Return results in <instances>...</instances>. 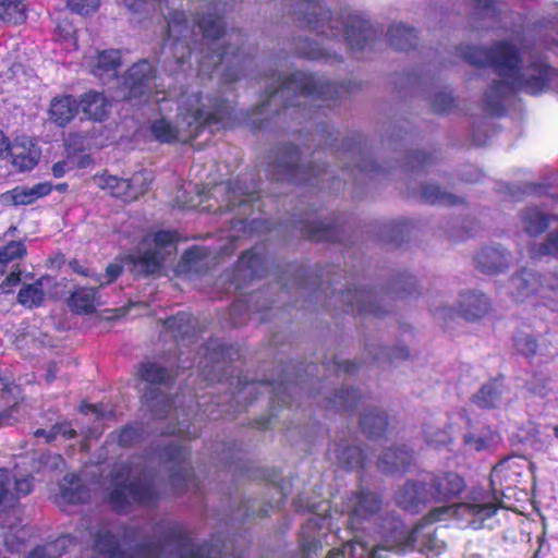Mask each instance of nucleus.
<instances>
[{"label":"nucleus","instance_id":"dca6fc26","mask_svg":"<svg viewBox=\"0 0 558 558\" xmlns=\"http://www.w3.org/2000/svg\"><path fill=\"white\" fill-rule=\"evenodd\" d=\"M121 66V57L118 50H105L99 52L96 63L92 66L95 76L104 82L114 78Z\"/></svg>","mask_w":558,"mask_h":558},{"label":"nucleus","instance_id":"c9c22d12","mask_svg":"<svg viewBox=\"0 0 558 558\" xmlns=\"http://www.w3.org/2000/svg\"><path fill=\"white\" fill-rule=\"evenodd\" d=\"M464 442L470 450L482 451L493 447L497 442V436L490 430H483L465 435Z\"/></svg>","mask_w":558,"mask_h":558},{"label":"nucleus","instance_id":"c756f323","mask_svg":"<svg viewBox=\"0 0 558 558\" xmlns=\"http://www.w3.org/2000/svg\"><path fill=\"white\" fill-rule=\"evenodd\" d=\"M26 19V5L23 0H0V20L20 24Z\"/></svg>","mask_w":558,"mask_h":558},{"label":"nucleus","instance_id":"a878e982","mask_svg":"<svg viewBox=\"0 0 558 558\" xmlns=\"http://www.w3.org/2000/svg\"><path fill=\"white\" fill-rule=\"evenodd\" d=\"M371 37L369 25L361 20L353 17L350 24L345 25L344 38L352 49H361Z\"/></svg>","mask_w":558,"mask_h":558},{"label":"nucleus","instance_id":"a19ab883","mask_svg":"<svg viewBox=\"0 0 558 558\" xmlns=\"http://www.w3.org/2000/svg\"><path fill=\"white\" fill-rule=\"evenodd\" d=\"M166 324L167 327L173 331L174 337L184 338L191 329L192 317L189 314L181 313L169 318Z\"/></svg>","mask_w":558,"mask_h":558},{"label":"nucleus","instance_id":"4be33fe9","mask_svg":"<svg viewBox=\"0 0 558 558\" xmlns=\"http://www.w3.org/2000/svg\"><path fill=\"white\" fill-rule=\"evenodd\" d=\"M102 303L94 288H80L72 293L69 305L77 314L93 313Z\"/></svg>","mask_w":558,"mask_h":558},{"label":"nucleus","instance_id":"864d4df0","mask_svg":"<svg viewBox=\"0 0 558 558\" xmlns=\"http://www.w3.org/2000/svg\"><path fill=\"white\" fill-rule=\"evenodd\" d=\"M58 435H61L64 438H73L75 437L76 432L73 428H71L66 423L56 424L54 426H52L50 430L48 441L53 440Z\"/></svg>","mask_w":558,"mask_h":558},{"label":"nucleus","instance_id":"603ef678","mask_svg":"<svg viewBox=\"0 0 558 558\" xmlns=\"http://www.w3.org/2000/svg\"><path fill=\"white\" fill-rule=\"evenodd\" d=\"M33 488L32 480L29 477L13 478V490L15 493V500L22 496L27 495Z\"/></svg>","mask_w":558,"mask_h":558},{"label":"nucleus","instance_id":"412c9836","mask_svg":"<svg viewBox=\"0 0 558 558\" xmlns=\"http://www.w3.org/2000/svg\"><path fill=\"white\" fill-rule=\"evenodd\" d=\"M133 264V271L136 275H156L160 271L163 255L158 250L146 251L143 254L131 255L129 257Z\"/></svg>","mask_w":558,"mask_h":558},{"label":"nucleus","instance_id":"6e6d98bb","mask_svg":"<svg viewBox=\"0 0 558 558\" xmlns=\"http://www.w3.org/2000/svg\"><path fill=\"white\" fill-rule=\"evenodd\" d=\"M180 558H206L205 549L184 543L180 548Z\"/></svg>","mask_w":558,"mask_h":558},{"label":"nucleus","instance_id":"c85d7f7f","mask_svg":"<svg viewBox=\"0 0 558 558\" xmlns=\"http://www.w3.org/2000/svg\"><path fill=\"white\" fill-rule=\"evenodd\" d=\"M504 388L498 381H492L478 390L473 397V402L483 409H489L497 407L502 400Z\"/></svg>","mask_w":558,"mask_h":558},{"label":"nucleus","instance_id":"79ce46f5","mask_svg":"<svg viewBox=\"0 0 558 558\" xmlns=\"http://www.w3.org/2000/svg\"><path fill=\"white\" fill-rule=\"evenodd\" d=\"M14 501L13 478L7 471L0 470V506H11Z\"/></svg>","mask_w":558,"mask_h":558},{"label":"nucleus","instance_id":"cd10ccee","mask_svg":"<svg viewBox=\"0 0 558 558\" xmlns=\"http://www.w3.org/2000/svg\"><path fill=\"white\" fill-rule=\"evenodd\" d=\"M521 223L527 234L536 236L547 229L549 220L539 209L527 208L521 215Z\"/></svg>","mask_w":558,"mask_h":558},{"label":"nucleus","instance_id":"39448f33","mask_svg":"<svg viewBox=\"0 0 558 558\" xmlns=\"http://www.w3.org/2000/svg\"><path fill=\"white\" fill-rule=\"evenodd\" d=\"M112 485L109 502L117 511H124L132 502H149L155 496L149 484L135 483L132 480L131 469L126 464L114 469Z\"/></svg>","mask_w":558,"mask_h":558},{"label":"nucleus","instance_id":"bf43d9fd","mask_svg":"<svg viewBox=\"0 0 558 558\" xmlns=\"http://www.w3.org/2000/svg\"><path fill=\"white\" fill-rule=\"evenodd\" d=\"M173 241V234L168 231H159L154 235V243L157 246L165 247Z\"/></svg>","mask_w":558,"mask_h":558},{"label":"nucleus","instance_id":"473e14b6","mask_svg":"<svg viewBox=\"0 0 558 558\" xmlns=\"http://www.w3.org/2000/svg\"><path fill=\"white\" fill-rule=\"evenodd\" d=\"M389 41L398 50H407L414 45L415 34L413 29L404 25L392 26L389 32Z\"/></svg>","mask_w":558,"mask_h":558},{"label":"nucleus","instance_id":"f3484780","mask_svg":"<svg viewBox=\"0 0 558 558\" xmlns=\"http://www.w3.org/2000/svg\"><path fill=\"white\" fill-rule=\"evenodd\" d=\"M52 190L49 182L37 183L33 186H16L5 197L14 205H29L48 195Z\"/></svg>","mask_w":558,"mask_h":558},{"label":"nucleus","instance_id":"4468645a","mask_svg":"<svg viewBox=\"0 0 558 558\" xmlns=\"http://www.w3.org/2000/svg\"><path fill=\"white\" fill-rule=\"evenodd\" d=\"M380 509V500L373 493H362L355 497L353 509L350 513L348 524L350 529L360 527L362 520L376 513Z\"/></svg>","mask_w":558,"mask_h":558},{"label":"nucleus","instance_id":"f8f14e48","mask_svg":"<svg viewBox=\"0 0 558 558\" xmlns=\"http://www.w3.org/2000/svg\"><path fill=\"white\" fill-rule=\"evenodd\" d=\"M539 287L538 276L531 270L522 269L510 278L507 289L514 301L522 302L537 292Z\"/></svg>","mask_w":558,"mask_h":558},{"label":"nucleus","instance_id":"f03ea898","mask_svg":"<svg viewBox=\"0 0 558 558\" xmlns=\"http://www.w3.org/2000/svg\"><path fill=\"white\" fill-rule=\"evenodd\" d=\"M495 513V506L493 502H470L466 504H452L435 507L412 529L407 539L399 544L400 550L410 547L411 549L421 553L440 554L445 547L446 542L437 533V529L433 525L435 522L460 519L464 520L474 517L478 520L469 521L473 527H480L481 522L490 518Z\"/></svg>","mask_w":558,"mask_h":558},{"label":"nucleus","instance_id":"69168bd1","mask_svg":"<svg viewBox=\"0 0 558 558\" xmlns=\"http://www.w3.org/2000/svg\"><path fill=\"white\" fill-rule=\"evenodd\" d=\"M8 149H9L8 138L5 137L3 132L0 130V158L8 155Z\"/></svg>","mask_w":558,"mask_h":558},{"label":"nucleus","instance_id":"f257e3e1","mask_svg":"<svg viewBox=\"0 0 558 558\" xmlns=\"http://www.w3.org/2000/svg\"><path fill=\"white\" fill-rule=\"evenodd\" d=\"M462 57L475 65H489L498 71L501 81L493 84L486 93V102L495 109L499 100L512 93L522 89L536 95L546 87L550 70L546 66H537L527 71V77L523 78L517 68L519 57L517 50L508 44L500 43L492 51L480 47H466Z\"/></svg>","mask_w":558,"mask_h":558},{"label":"nucleus","instance_id":"680f3d73","mask_svg":"<svg viewBox=\"0 0 558 558\" xmlns=\"http://www.w3.org/2000/svg\"><path fill=\"white\" fill-rule=\"evenodd\" d=\"M428 156L424 153H415L411 156L410 166L411 168H417L420 166H425L428 161Z\"/></svg>","mask_w":558,"mask_h":558},{"label":"nucleus","instance_id":"a18cd8bd","mask_svg":"<svg viewBox=\"0 0 558 558\" xmlns=\"http://www.w3.org/2000/svg\"><path fill=\"white\" fill-rule=\"evenodd\" d=\"M66 4L72 12L88 15L98 10L100 0H66Z\"/></svg>","mask_w":558,"mask_h":558},{"label":"nucleus","instance_id":"de8ad7c7","mask_svg":"<svg viewBox=\"0 0 558 558\" xmlns=\"http://www.w3.org/2000/svg\"><path fill=\"white\" fill-rule=\"evenodd\" d=\"M26 253L25 246L21 242H10L0 250V263L7 264L15 258L22 257Z\"/></svg>","mask_w":558,"mask_h":558},{"label":"nucleus","instance_id":"49530a36","mask_svg":"<svg viewBox=\"0 0 558 558\" xmlns=\"http://www.w3.org/2000/svg\"><path fill=\"white\" fill-rule=\"evenodd\" d=\"M71 543L70 537L62 536L57 539V542L53 545H49L48 547H38L35 548L27 558H51L54 555L56 548H62L64 549L65 546Z\"/></svg>","mask_w":558,"mask_h":558},{"label":"nucleus","instance_id":"ea45409f","mask_svg":"<svg viewBox=\"0 0 558 558\" xmlns=\"http://www.w3.org/2000/svg\"><path fill=\"white\" fill-rule=\"evenodd\" d=\"M141 377L150 384H162L166 383L169 375L165 368L154 363H146L141 368Z\"/></svg>","mask_w":558,"mask_h":558},{"label":"nucleus","instance_id":"a211bd4d","mask_svg":"<svg viewBox=\"0 0 558 558\" xmlns=\"http://www.w3.org/2000/svg\"><path fill=\"white\" fill-rule=\"evenodd\" d=\"M78 105L72 96L57 97L51 100L50 119L60 126L66 125L77 113Z\"/></svg>","mask_w":558,"mask_h":558},{"label":"nucleus","instance_id":"c03bdc74","mask_svg":"<svg viewBox=\"0 0 558 558\" xmlns=\"http://www.w3.org/2000/svg\"><path fill=\"white\" fill-rule=\"evenodd\" d=\"M364 551L365 549L361 544L348 542L341 549L330 550L326 558H355L356 555L363 557Z\"/></svg>","mask_w":558,"mask_h":558},{"label":"nucleus","instance_id":"bb28decb","mask_svg":"<svg viewBox=\"0 0 558 558\" xmlns=\"http://www.w3.org/2000/svg\"><path fill=\"white\" fill-rule=\"evenodd\" d=\"M412 461V454L405 448H390L380 457L379 465L385 471H400Z\"/></svg>","mask_w":558,"mask_h":558},{"label":"nucleus","instance_id":"5701e85b","mask_svg":"<svg viewBox=\"0 0 558 558\" xmlns=\"http://www.w3.org/2000/svg\"><path fill=\"white\" fill-rule=\"evenodd\" d=\"M166 454L173 462L171 468L170 481L174 486H181L192 477V472L185 453L175 447H170Z\"/></svg>","mask_w":558,"mask_h":558},{"label":"nucleus","instance_id":"ddd939ff","mask_svg":"<svg viewBox=\"0 0 558 558\" xmlns=\"http://www.w3.org/2000/svg\"><path fill=\"white\" fill-rule=\"evenodd\" d=\"M489 308L487 298L480 292L464 291L460 293L457 302L458 313L466 320H473L484 316Z\"/></svg>","mask_w":558,"mask_h":558},{"label":"nucleus","instance_id":"338daca9","mask_svg":"<svg viewBox=\"0 0 558 558\" xmlns=\"http://www.w3.org/2000/svg\"><path fill=\"white\" fill-rule=\"evenodd\" d=\"M65 172V162H57L52 166V173L56 178H60Z\"/></svg>","mask_w":558,"mask_h":558},{"label":"nucleus","instance_id":"5fc2aeb1","mask_svg":"<svg viewBox=\"0 0 558 558\" xmlns=\"http://www.w3.org/2000/svg\"><path fill=\"white\" fill-rule=\"evenodd\" d=\"M218 189L229 192V202L231 203L232 206H235L236 204L241 205L245 202V199L241 198V196L244 195L245 192L238 184L234 187H230L229 185H220L218 186Z\"/></svg>","mask_w":558,"mask_h":558},{"label":"nucleus","instance_id":"aec40b11","mask_svg":"<svg viewBox=\"0 0 558 558\" xmlns=\"http://www.w3.org/2000/svg\"><path fill=\"white\" fill-rule=\"evenodd\" d=\"M80 104L84 114L95 121L106 119L110 108V102L105 95L97 92L86 93Z\"/></svg>","mask_w":558,"mask_h":558},{"label":"nucleus","instance_id":"20e7f679","mask_svg":"<svg viewBox=\"0 0 558 558\" xmlns=\"http://www.w3.org/2000/svg\"><path fill=\"white\" fill-rule=\"evenodd\" d=\"M337 87L311 74L296 72L290 76L279 75L272 80L270 96L281 95L291 106H315L333 98Z\"/></svg>","mask_w":558,"mask_h":558},{"label":"nucleus","instance_id":"6ab92c4d","mask_svg":"<svg viewBox=\"0 0 558 558\" xmlns=\"http://www.w3.org/2000/svg\"><path fill=\"white\" fill-rule=\"evenodd\" d=\"M299 151L294 146L280 150L271 165L277 179L294 180V171L298 167Z\"/></svg>","mask_w":558,"mask_h":558},{"label":"nucleus","instance_id":"7ed1b4c3","mask_svg":"<svg viewBox=\"0 0 558 558\" xmlns=\"http://www.w3.org/2000/svg\"><path fill=\"white\" fill-rule=\"evenodd\" d=\"M179 111L177 125L166 119L153 123L151 133L157 141L172 143L194 137L205 124L223 121L230 113V107L220 101L209 109L202 104L199 94H192L181 95Z\"/></svg>","mask_w":558,"mask_h":558},{"label":"nucleus","instance_id":"423d86ee","mask_svg":"<svg viewBox=\"0 0 558 558\" xmlns=\"http://www.w3.org/2000/svg\"><path fill=\"white\" fill-rule=\"evenodd\" d=\"M527 468V462L522 458H508L496 466H494L490 473V485L494 490V496L487 502H493L495 511L500 507V501L496 496L499 488L500 494L505 495V490H510L520 483V477ZM486 502V500L474 497L471 502Z\"/></svg>","mask_w":558,"mask_h":558},{"label":"nucleus","instance_id":"6e6552de","mask_svg":"<svg viewBox=\"0 0 558 558\" xmlns=\"http://www.w3.org/2000/svg\"><path fill=\"white\" fill-rule=\"evenodd\" d=\"M95 549L104 558H158L159 549L156 546H144L132 551H121L117 546L116 537L108 531H100L95 541Z\"/></svg>","mask_w":558,"mask_h":558},{"label":"nucleus","instance_id":"e433bc0d","mask_svg":"<svg viewBox=\"0 0 558 558\" xmlns=\"http://www.w3.org/2000/svg\"><path fill=\"white\" fill-rule=\"evenodd\" d=\"M338 460L344 468L357 469L363 465L364 457L359 447L351 446L339 451Z\"/></svg>","mask_w":558,"mask_h":558},{"label":"nucleus","instance_id":"4d7b16f0","mask_svg":"<svg viewBox=\"0 0 558 558\" xmlns=\"http://www.w3.org/2000/svg\"><path fill=\"white\" fill-rule=\"evenodd\" d=\"M399 551H401L399 545L397 550H392L387 546H377L372 550L371 558H396Z\"/></svg>","mask_w":558,"mask_h":558},{"label":"nucleus","instance_id":"0eeeda50","mask_svg":"<svg viewBox=\"0 0 558 558\" xmlns=\"http://www.w3.org/2000/svg\"><path fill=\"white\" fill-rule=\"evenodd\" d=\"M428 488L432 501L452 505L450 501L464 490L465 482L456 472H441L430 477Z\"/></svg>","mask_w":558,"mask_h":558},{"label":"nucleus","instance_id":"37998d69","mask_svg":"<svg viewBox=\"0 0 558 558\" xmlns=\"http://www.w3.org/2000/svg\"><path fill=\"white\" fill-rule=\"evenodd\" d=\"M532 255L534 257L558 255V230L550 233L544 242L533 247Z\"/></svg>","mask_w":558,"mask_h":558},{"label":"nucleus","instance_id":"09e8293b","mask_svg":"<svg viewBox=\"0 0 558 558\" xmlns=\"http://www.w3.org/2000/svg\"><path fill=\"white\" fill-rule=\"evenodd\" d=\"M129 180L132 192L135 193V199L143 194L150 182V173L147 170L134 173Z\"/></svg>","mask_w":558,"mask_h":558},{"label":"nucleus","instance_id":"4c0bfd02","mask_svg":"<svg viewBox=\"0 0 558 558\" xmlns=\"http://www.w3.org/2000/svg\"><path fill=\"white\" fill-rule=\"evenodd\" d=\"M423 196L429 203H439L444 205H456L459 202L457 196L444 192L435 185L426 186L423 190Z\"/></svg>","mask_w":558,"mask_h":558},{"label":"nucleus","instance_id":"8fccbe9b","mask_svg":"<svg viewBox=\"0 0 558 558\" xmlns=\"http://www.w3.org/2000/svg\"><path fill=\"white\" fill-rule=\"evenodd\" d=\"M185 24V15L182 12H174L169 21V37L179 39L183 37V28Z\"/></svg>","mask_w":558,"mask_h":558},{"label":"nucleus","instance_id":"58836bf2","mask_svg":"<svg viewBox=\"0 0 558 558\" xmlns=\"http://www.w3.org/2000/svg\"><path fill=\"white\" fill-rule=\"evenodd\" d=\"M198 25L207 38H218L223 31V23L217 15L209 14L202 17L198 22Z\"/></svg>","mask_w":558,"mask_h":558},{"label":"nucleus","instance_id":"f704fd0d","mask_svg":"<svg viewBox=\"0 0 558 558\" xmlns=\"http://www.w3.org/2000/svg\"><path fill=\"white\" fill-rule=\"evenodd\" d=\"M361 426L369 435H379L387 426V417L381 411L368 410L362 416Z\"/></svg>","mask_w":558,"mask_h":558},{"label":"nucleus","instance_id":"7c9ffc66","mask_svg":"<svg viewBox=\"0 0 558 558\" xmlns=\"http://www.w3.org/2000/svg\"><path fill=\"white\" fill-rule=\"evenodd\" d=\"M512 342L515 352L526 359H531L539 352V343L536 337L529 331H517Z\"/></svg>","mask_w":558,"mask_h":558},{"label":"nucleus","instance_id":"0e129e2a","mask_svg":"<svg viewBox=\"0 0 558 558\" xmlns=\"http://www.w3.org/2000/svg\"><path fill=\"white\" fill-rule=\"evenodd\" d=\"M135 432L132 428H125L121 432L119 436V441L121 445L126 446L131 442L132 438L134 437Z\"/></svg>","mask_w":558,"mask_h":558},{"label":"nucleus","instance_id":"1a4fd4ad","mask_svg":"<svg viewBox=\"0 0 558 558\" xmlns=\"http://www.w3.org/2000/svg\"><path fill=\"white\" fill-rule=\"evenodd\" d=\"M511 264L510 253L499 246H485L475 256L477 269L486 275H498L506 271Z\"/></svg>","mask_w":558,"mask_h":558},{"label":"nucleus","instance_id":"3c124183","mask_svg":"<svg viewBox=\"0 0 558 558\" xmlns=\"http://www.w3.org/2000/svg\"><path fill=\"white\" fill-rule=\"evenodd\" d=\"M432 106L436 112L444 113L453 106V99L448 94H439L433 100Z\"/></svg>","mask_w":558,"mask_h":558},{"label":"nucleus","instance_id":"b1692460","mask_svg":"<svg viewBox=\"0 0 558 558\" xmlns=\"http://www.w3.org/2000/svg\"><path fill=\"white\" fill-rule=\"evenodd\" d=\"M348 301L352 306L356 307L363 313L374 314L381 316L387 311L383 310L379 305L380 300L371 291L356 290L347 294Z\"/></svg>","mask_w":558,"mask_h":558},{"label":"nucleus","instance_id":"774afa93","mask_svg":"<svg viewBox=\"0 0 558 558\" xmlns=\"http://www.w3.org/2000/svg\"><path fill=\"white\" fill-rule=\"evenodd\" d=\"M477 8L480 9H483V10H487L489 11V9L492 8L493 3H494V0H474Z\"/></svg>","mask_w":558,"mask_h":558},{"label":"nucleus","instance_id":"9b49d317","mask_svg":"<svg viewBox=\"0 0 558 558\" xmlns=\"http://www.w3.org/2000/svg\"><path fill=\"white\" fill-rule=\"evenodd\" d=\"M8 154L12 165L20 171L33 169L40 158V149L27 137L16 138L9 144Z\"/></svg>","mask_w":558,"mask_h":558},{"label":"nucleus","instance_id":"9d476101","mask_svg":"<svg viewBox=\"0 0 558 558\" xmlns=\"http://www.w3.org/2000/svg\"><path fill=\"white\" fill-rule=\"evenodd\" d=\"M396 500L400 507L413 513L418 512L432 501L429 488L425 483L417 481L407 482L397 493Z\"/></svg>","mask_w":558,"mask_h":558},{"label":"nucleus","instance_id":"13d9d810","mask_svg":"<svg viewBox=\"0 0 558 558\" xmlns=\"http://www.w3.org/2000/svg\"><path fill=\"white\" fill-rule=\"evenodd\" d=\"M122 272V267L118 264H110L108 265V267L106 268V274L104 277L107 278V280L105 282H100V287L104 286V284H109L111 283L113 280H116Z\"/></svg>","mask_w":558,"mask_h":558},{"label":"nucleus","instance_id":"72a5a7b5","mask_svg":"<svg viewBox=\"0 0 558 558\" xmlns=\"http://www.w3.org/2000/svg\"><path fill=\"white\" fill-rule=\"evenodd\" d=\"M101 186L108 189L111 194L116 197H120L124 201L135 199V193L132 192L128 179H119L113 175H107L101 178Z\"/></svg>","mask_w":558,"mask_h":558},{"label":"nucleus","instance_id":"2eb2a0df","mask_svg":"<svg viewBox=\"0 0 558 558\" xmlns=\"http://www.w3.org/2000/svg\"><path fill=\"white\" fill-rule=\"evenodd\" d=\"M153 66L147 61H141L128 70L126 81L130 82L129 98L141 97L143 87L151 88L149 82L153 80Z\"/></svg>","mask_w":558,"mask_h":558},{"label":"nucleus","instance_id":"052dcab7","mask_svg":"<svg viewBox=\"0 0 558 558\" xmlns=\"http://www.w3.org/2000/svg\"><path fill=\"white\" fill-rule=\"evenodd\" d=\"M20 282V274L12 272L5 280L0 284V289L8 293L11 291V287L16 286Z\"/></svg>","mask_w":558,"mask_h":558},{"label":"nucleus","instance_id":"393cba45","mask_svg":"<svg viewBox=\"0 0 558 558\" xmlns=\"http://www.w3.org/2000/svg\"><path fill=\"white\" fill-rule=\"evenodd\" d=\"M60 500L69 504L83 502L87 498V492L76 475H66L60 484Z\"/></svg>","mask_w":558,"mask_h":558},{"label":"nucleus","instance_id":"2f4dec72","mask_svg":"<svg viewBox=\"0 0 558 558\" xmlns=\"http://www.w3.org/2000/svg\"><path fill=\"white\" fill-rule=\"evenodd\" d=\"M44 281L43 278L32 284L24 286L19 292L20 303L29 308L38 306L45 296Z\"/></svg>","mask_w":558,"mask_h":558},{"label":"nucleus","instance_id":"e2e57ef3","mask_svg":"<svg viewBox=\"0 0 558 558\" xmlns=\"http://www.w3.org/2000/svg\"><path fill=\"white\" fill-rule=\"evenodd\" d=\"M57 29L64 38L72 37L75 34L74 27L70 23H66V22L64 24H61V23L58 24Z\"/></svg>","mask_w":558,"mask_h":558}]
</instances>
